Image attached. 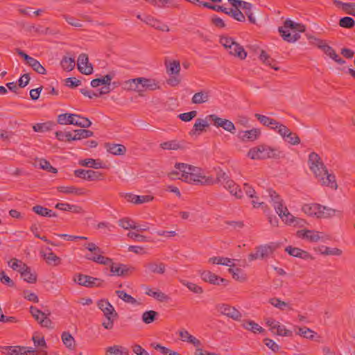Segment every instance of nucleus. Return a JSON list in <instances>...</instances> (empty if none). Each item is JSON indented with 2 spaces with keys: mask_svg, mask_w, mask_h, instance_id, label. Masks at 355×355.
I'll list each match as a JSON object with an SVG mask.
<instances>
[{
  "mask_svg": "<svg viewBox=\"0 0 355 355\" xmlns=\"http://www.w3.org/2000/svg\"><path fill=\"white\" fill-rule=\"evenodd\" d=\"M175 168L178 170L168 173L171 179H179L188 183H196L204 186L213 185V177L207 175L200 168L184 163H176Z\"/></svg>",
  "mask_w": 355,
  "mask_h": 355,
  "instance_id": "1",
  "label": "nucleus"
},
{
  "mask_svg": "<svg viewBox=\"0 0 355 355\" xmlns=\"http://www.w3.org/2000/svg\"><path fill=\"white\" fill-rule=\"evenodd\" d=\"M309 165L310 170L313 173L318 182L324 187L337 189L338 184L336 177L333 173H329L320 157L313 152L309 156Z\"/></svg>",
  "mask_w": 355,
  "mask_h": 355,
  "instance_id": "2",
  "label": "nucleus"
},
{
  "mask_svg": "<svg viewBox=\"0 0 355 355\" xmlns=\"http://www.w3.org/2000/svg\"><path fill=\"white\" fill-rule=\"evenodd\" d=\"M268 194L270 198V202L282 220L287 225L293 223L295 218L290 213L279 195L272 190H268Z\"/></svg>",
  "mask_w": 355,
  "mask_h": 355,
  "instance_id": "3",
  "label": "nucleus"
},
{
  "mask_svg": "<svg viewBox=\"0 0 355 355\" xmlns=\"http://www.w3.org/2000/svg\"><path fill=\"white\" fill-rule=\"evenodd\" d=\"M306 27L304 24L296 23L291 19H286L284 26L279 28L284 40L288 42H295L300 38L299 33H304Z\"/></svg>",
  "mask_w": 355,
  "mask_h": 355,
  "instance_id": "4",
  "label": "nucleus"
},
{
  "mask_svg": "<svg viewBox=\"0 0 355 355\" xmlns=\"http://www.w3.org/2000/svg\"><path fill=\"white\" fill-rule=\"evenodd\" d=\"M219 42L230 55L241 60L246 58L247 52L234 38L223 35L220 37Z\"/></svg>",
  "mask_w": 355,
  "mask_h": 355,
  "instance_id": "5",
  "label": "nucleus"
},
{
  "mask_svg": "<svg viewBox=\"0 0 355 355\" xmlns=\"http://www.w3.org/2000/svg\"><path fill=\"white\" fill-rule=\"evenodd\" d=\"M114 74L112 73H108L101 78L93 79L90 82V85L94 87H98L103 85L99 89L96 91H90V98L93 96L99 97L102 95L109 94L111 91L110 87L111 80L113 79Z\"/></svg>",
  "mask_w": 355,
  "mask_h": 355,
  "instance_id": "6",
  "label": "nucleus"
},
{
  "mask_svg": "<svg viewBox=\"0 0 355 355\" xmlns=\"http://www.w3.org/2000/svg\"><path fill=\"white\" fill-rule=\"evenodd\" d=\"M105 252L94 243H90V261L98 264L108 266L112 263V259L104 256Z\"/></svg>",
  "mask_w": 355,
  "mask_h": 355,
  "instance_id": "7",
  "label": "nucleus"
},
{
  "mask_svg": "<svg viewBox=\"0 0 355 355\" xmlns=\"http://www.w3.org/2000/svg\"><path fill=\"white\" fill-rule=\"evenodd\" d=\"M216 309L221 315H225L234 320L240 321L241 320V313L234 306H232L228 304H218L216 306Z\"/></svg>",
  "mask_w": 355,
  "mask_h": 355,
  "instance_id": "8",
  "label": "nucleus"
},
{
  "mask_svg": "<svg viewBox=\"0 0 355 355\" xmlns=\"http://www.w3.org/2000/svg\"><path fill=\"white\" fill-rule=\"evenodd\" d=\"M266 324L269 327L270 330L281 336H292V331L287 329L285 326L280 324V323L273 318H269L266 319Z\"/></svg>",
  "mask_w": 355,
  "mask_h": 355,
  "instance_id": "9",
  "label": "nucleus"
},
{
  "mask_svg": "<svg viewBox=\"0 0 355 355\" xmlns=\"http://www.w3.org/2000/svg\"><path fill=\"white\" fill-rule=\"evenodd\" d=\"M30 311L35 320L42 327L53 329V323L47 315L35 306H31Z\"/></svg>",
  "mask_w": 355,
  "mask_h": 355,
  "instance_id": "10",
  "label": "nucleus"
},
{
  "mask_svg": "<svg viewBox=\"0 0 355 355\" xmlns=\"http://www.w3.org/2000/svg\"><path fill=\"white\" fill-rule=\"evenodd\" d=\"M199 274L204 282H209V284L214 285H220L223 283L227 285L228 284L227 279L220 277L209 270L199 271Z\"/></svg>",
  "mask_w": 355,
  "mask_h": 355,
  "instance_id": "11",
  "label": "nucleus"
},
{
  "mask_svg": "<svg viewBox=\"0 0 355 355\" xmlns=\"http://www.w3.org/2000/svg\"><path fill=\"white\" fill-rule=\"evenodd\" d=\"M1 352L8 355H37L33 349L26 350V347L19 346H5L1 347Z\"/></svg>",
  "mask_w": 355,
  "mask_h": 355,
  "instance_id": "12",
  "label": "nucleus"
},
{
  "mask_svg": "<svg viewBox=\"0 0 355 355\" xmlns=\"http://www.w3.org/2000/svg\"><path fill=\"white\" fill-rule=\"evenodd\" d=\"M297 237L310 242H318L321 238V233L315 230H301L297 232Z\"/></svg>",
  "mask_w": 355,
  "mask_h": 355,
  "instance_id": "13",
  "label": "nucleus"
},
{
  "mask_svg": "<svg viewBox=\"0 0 355 355\" xmlns=\"http://www.w3.org/2000/svg\"><path fill=\"white\" fill-rule=\"evenodd\" d=\"M110 272L117 276H125L135 271L134 267H128L123 264L115 265L113 261L109 265Z\"/></svg>",
  "mask_w": 355,
  "mask_h": 355,
  "instance_id": "14",
  "label": "nucleus"
},
{
  "mask_svg": "<svg viewBox=\"0 0 355 355\" xmlns=\"http://www.w3.org/2000/svg\"><path fill=\"white\" fill-rule=\"evenodd\" d=\"M302 211L310 216H315L318 218H322L321 214L322 205L318 203L305 204L302 206Z\"/></svg>",
  "mask_w": 355,
  "mask_h": 355,
  "instance_id": "15",
  "label": "nucleus"
},
{
  "mask_svg": "<svg viewBox=\"0 0 355 355\" xmlns=\"http://www.w3.org/2000/svg\"><path fill=\"white\" fill-rule=\"evenodd\" d=\"M143 21L157 30L165 32L170 31V28L166 24H163L159 20L154 18L150 15L145 16Z\"/></svg>",
  "mask_w": 355,
  "mask_h": 355,
  "instance_id": "16",
  "label": "nucleus"
},
{
  "mask_svg": "<svg viewBox=\"0 0 355 355\" xmlns=\"http://www.w3.org/2000/svg\"><path fill=\"white\" fill-rule=\"evenodd\" d=\"M224 188L227 189L230 194L235 196L238 199H241L243 197V192L239 186L232 179L225 181L223 185Z\"/></svg>",
  "mask_w": 355,
  "mask_h": 355,
  "instance_id": "17",
  "label": "nucleus"
},
{
  "mask_svg": "<svg viewBox=\"0 0 355 355\" xmlns=\"http://www.w3.org/2000/svg\"><path fill=\"white\" fill-rule=\"evenodd\" d=\"M261 134L259 129L253 128L250 130L241 131L238 134V137L243 141H253L256 140Z\"/></svg>",
  "mask_w": 355,
  "mask_h": 355,
  "instance_id": "18",
  "label": "nucleus"
},
{
  "mask_svg": "<svg viewBox=\"0 0 355 355\" xmlns=\"http://www.w3.org/2000/svg\"><path fill=\"white\" fill-rule=\"evenodd\" d=\"M266 145L252 148L248 152V157L251 159H266Z\"/></svg>",
  "mask_w": 355,
  "mask_h": 355,
  "instance_id": "19",
  "label": "nucleus"
},
{
  "mask_svg": "<svg viewBox=\"0 0 355 355\" xmlns=\"http://www.w3.org/2000/svg\"><path fill=\"white\" fill-rule=\"evenodd\" d=\"M137 82L141 85L142 88H146L148 90L154 91L160 89L159 82L153 78L139 77Z\"/></svg>",
  "mask_w": 355,
  "mask_h": 355,
  "instance_id": "20",
  "label": "nucleus"
},
{
  "mask_svg": "<svg viewBox=\"0 0 355 355\" xmlns=\"http://www.w3.org/2000/svg\"><path fill=\"white\" fill-rule=\"evenodd\" d=\"M125 198L128 202H132L136 205L149 202L154 199V197L153 196H137L132 193L125 194Z\"/></svg>",
  "mask_w": 355,
  "mask_h": 355,
  "instance_id": "21",
  "label": "nucleus"
},
{
  "mask_svg": "<svg viewBox=\"0 0 355 355\" xmlns=\"http://www.w3.org/2000/svg\"><path fill=\"white\" fill-rule=\"evenodd\" d=\"M211 92L207 89H202L196 92L191 98L193 104H202L209 101Z\"/></svg>",
  "mask_w": 355,
  "mask_h": 355,
  "instance_id": "22",
  "label": "nucleus"
},
{
  "mask_svg": "<svg viewBox=\"0 0 355 355\" xmlns=\"http://www.w3.org/2000/svg\"><path fill=\"white\" fill-rule=\"evenodd\" d=\"M285 250L293 257L301 258L302 259H313L311 255L308 252L298 248L288 246L286 248Z\"/></svg>",
  "mask_w": 355,
  "mask_h": 355,
  "instance_id": "23",
  "label": "nucleus"
},
{
  "mask_svg": "<svg viewBox=\"0 0 355 355\" xmlns=\"http://www.w3.org/2000/svg\"><path fill=\"white\" fill-rule=\"evenodd\" d=\"M241 326L243 329L254 334L263 333L264 331V329L259 325V324L251 320H243L242 321Z\"/></svg>",
  "mask_w": 355,
  "mask_h": 355,
  "instance_id": "24",
  "label": "nucleus"
},
{
  "mask_svg": "<svg viewBox=\"0 0 355 355\" xmlns=\"http://www.w3.org/2000/svg\"><path fill=\"white\" fill-rule=\"evenodd\" d=\"M105 148L110 153L114 155H123L126 153V148L122 144H105Z\"/></svg>",
  "mask_w": 355,
  "mask_h": 355,
  "instance_id": "25",
  "label": "nucleus"
},
{
  "mask_svg": "<svg viewBox=\"0 0 355 355\" xmlns=\"http://www.w3.org/2000/svg\"><path fill=\"white\" fill-rule=\"evenodd\" d=\"M105 355H128V349L121 345H114L105 349Z\"/></svg>",
  "mask_w": 355,
  "mask_h": 355,
  "instance_id": "26",
  "label": "nucleus"
},
{
  "mask_svg": "<svg viewBox=\"0 0 355 355\" xmlns=\"http://www.w3.org/2000/svg\"><path fill=\"white\" fill-rule=\"evenodd\" d=\"M98 308L103 312L104 315H117L113 306L107 300H101L98 302Z\"/></svg>",
  "mask_w": 355,
  "mask_h": 355,
  "instance_id": "27",
  "label": "nucleus"
},
{
  "mask_svg": "<svg viewBox=\"0 0 355 355\" xmlns=\"http://www.w3.org/2000/svg\"><path fill=\"white\" fill-rule=\"evenodd\" d=\"M58 190L66 194H73L76 196H80L85 194L87 193V190L83 188H78L73 186L70 187H59Z\"/></svg>",
  "mask_w": 355,
  "mask_h": 355,
  "instance_id": "28",
  "label": "nucleus"
},
{
  "mask_svg": "<svg viewBox=\"0 0 355 355\" xmlns=\"http://www.w3.org/2000/svg\"><path fill=\"white\" fill-rule=\"evenodd\" d=\"M268 302L274 307L281 310V311H292L293 307L288 303L281 300L277 297H272L269 299Z\"/></svg>",
  "mask_w": 355,
  "mask_h": 355,
  "instance_id": "29",
  "label": "nucleus"
},
{
  "mask_svg": "<svg viewBox=\"0 0 355 355\" xmlns=\"http://www.w3.org/2000/svg\"><path fill=\"white\" fill-rule=\"evenodd\" d=\"M166 72L170 75H179L180 72V63L178 60L165 62Z\"/></svg>",
  "mask_w": 355,
  "mask_h": 355,
  "instance_id": "30",
  "label": "nucleus"
},
{
  "mask_svg": "<svg viewBox=\"0 0 355 355\" xmlns=\"http://www.w3.org/2000/svg\"><path fill=\"white\" fill-rule=\"evenodd\" d=\"M179 334L182 341L189 343L196 347L201 345V342L191 335L187 330L180 331Z\"/></svg>",
  "mask_w": 355,
  "mask_h": 355,
  "instance_id": "31",
  "label": "nucleus"
},
{
  "mask_svg": "<svg viewBox=\"0 0 355 355\" xmlns=\"http://www.w3.org/2000/svg\"><path fill=\"white\" fill-rule=\"evenodd\" d=\"M88 57L86 54H81L79 55L77 60V65L78 70L84 74H89V67L87 66Z\"/></svg>",
  "mask_w": 355,
  "mask_h": 355,
  "instance_id": "32",
  "label": "nucleus"
},
{
  "mask_svg": "<svg viewBox=\"0 0 355 355\" xmlns=\"http://www.w3.org/2000/svg\"><path fill=\"white\" fill-rule=\"evenodd\" d=\"M208 262L212 264L223 265L227 266H234L233 260L223 257H213L208 259Z\"/></svg>",
  "mask_w": 355,
  "mask_h": 355,
  "instance_id": "33",
  "label": "nucleus"
},
{
  "mask_svg": "<svg viewBox=\"0 0 355 355\" xmlns=\"http://www.w3.org/2000/svg\"><path fill=\"white\" fill-rule=\"evenodd\" d=\"M208 121L209 119H197L193 125V129L191 130V134L196 135L198 132V134H200V132H202L205 128L209 127V125L208 123Z\"/></svg>",
  "mask_w": 355,
  "mask_h": 355,
  "instance_id": "34",
  "label": "nucleus"
},
{
  "mask_svg": "<svg viewBox=\"0 0 355 355\" xmlns=\"http://www.w3.org/2000/svg\"><path fill=\"white\" fill-rule=\"evenodd\" d=\"M160 148L163 150H177L183 148V145L177 140H171L160 144Z\"/></svg>",
  "mask_w": 355,
  "mask_h": 355,
  "instance_id": "35",
  "label": "nucleus"
},
{
  "mask_svg": "<svg viewBox=\"0 0 355 355\" xmlns=\"http://www.w3.org/2000/svg\"><path fill=\"white\" fill-rule=\"evenodd\" d=\"M35 165L36 167L45 170L48 172H51L53 173H56L58 172L57 169L53 167L49 162L44 159H38L35 160Z\"/></svg>",
  "mask_w": 355,
  "mask_h": 355,
  "instance_id": "36",
  "label": "nucleus"
},
{
  "mask_svg": "<svg viewBox=\"0 0 355 355\" xmlns=\"http://www.w3.org/2000/svg\"><path fill=\"white\" fill-rule=\"evenodd\" d=\"M146 294L161 302H167L169 300V297L167 295L159 290L153 291V289H148Z\"/></svg>",
  "mask_w": 355,
  "mask_h": 355,
  "instance_id": "37",
  "label": "nucleus"
},
{
  "mask_svg": "<svg viewBox=\"0 0 355 355\" xmlns=\"http://www.w3.org/2000/svg\"><path fill=\"white\" fill-rule=\"evenodd\" d=\"M146 267L149 272L153 273L164 274L165 272V265L163 263L150 262L146 265Z\"/></svg>",
  "mask_w": 355,
  "mask_h": 355,
  "instance_id": "38",
  "label": "nucleus"
},
{
  "mask_svg": "<svg viewBox=\"0 0 355 355\" xmlns=\"http://www.w3.org/2000/svg\"><path fill=\"white\" fill-rule=\"evenodd\" d=\"M294 330L297 335H299L306 338L313 339L314 332L311 329L306 327H295Z\"/></svg>",
  "mask_w": 355,
  "mask_h": 355,
  "instance_id": "39",
  "label": "nucleus"
},
{
  "mask_svg": "<svg viewBox=\"0 0 355 355\" xmlns=\"http://www.w3.org/2000/svg\"><path fill=\"white\" fill-rule=\"evenodd\" d=\"M254 116L257 120L262 123L263 125L267 127L275 126L277 124V121L273 119H271L267 116L262 115L260 114H255Z\"/></svg>",
  "mask_w": 355,
  "mask_h": 355,
  "instance_id": "40",
  "label": "nucleus"
},
{
  "mask_svg": "<svg viewBox=\"0 0 355 355\" xmlns=\"http://www.w3.org/2000/svg\"><path fill=\"white\" fill-rule=\"evenodd\" d=\"M8 265L13 270L18 271L20 274L24 270H27V265L21 261L17 259H12L8 262Z\"/></svg>",
  "mask_w": 355,
  "mask_h": 355,
  "instance_id": "41",
  "label": "nucleus"
},
{
  "mask_svg": "<svg viewBox=\"0 0 355 355\" xmlns=\"http://www.w3.org/2000/svg\"><path fill=\"white\" fill-rule=\"evenodd\" d=\"M76 114H62L58 116V122L62 125L73 124Z\"/></svg>",
  "mask_w": 355,
  "mask_h": 355,
  "instance_id": "42",
  "label": "nucleus"
},
{
  "mask_svg": "<svg viewBox=\"0 0 355 355\" xmlns=\"http://www.w3.org/2000/svg\"><path fill=\"white\" fill-rule=\"evenodd\" d=\"M21 277L24 281L30 284H34L37 281V275L35 272H32L31 268L27 266V270H24L21 273Z\"/></svg>",
  "mask_w": 355,
  "mask_h": 355,
  "instance_id": "43",
  "label": "nucleus"
},
{
  "mask_svg": "<svg viewBox=\"0 0 355 355\" xmlns=\"http://www.w3.org/2000/svg\"><path fill=\"white\" fill-rule=\"evenodd\" d=\"M157 316L158 313L157 311L153 310L146 311L143 313L141 319L145 324H150L156 320Z\"/></svg>",
  "mask_w": 355,
  "mask_h": 355,
  "instance_id": "44",
  "label": "nucleus"
},
{
  "mask_svg": "<svg viewBox=\"0 0 355 355\" xmlns=\"http://www.w3.org/2000/svg\"><path fill=\"white\" fill-rule=\"evenodd\" d=\"M119 225L125 230L132 229L139 230L135 222L129 218H124L119 220Z\"/></svg>",
  "mask_w": 355,
  "mask_h": 355,
  "instance_id": "45",
  "label": "nucleus"
},
{
  "mask_svg": "<svg viewBox=\"0 0 355 355\" xmlns=\"http://www.w3.org/2000/svg\"><path fill=\"white\" fill-rule=\"evenodd\" d=\"M33 211L37 214L42 216L53 217L55 216V214L53 213L51 209L45 208L40 205H36L33 207Z\"/></svg>",
  "mask_w": 355,
  "mask_h": 355,
  "instance_id": "46",
  "label": "nucleus"
},
{
  "mask_svg": "<svg viewBox=\"0 0 355 355\" xmlns=\"http://www.w3.org/2000/svg\"><path fill=\"white\" fill-rule=\"evenodd\" d=\"M76 64L74 58L64 56L61 60V66L66 71H71Z\"/></svg>",
  "mask_w": 355,
  "mask_h": 355,
  "instance_id": "47",
  "label": "nucleus"
},
{
  "mask_svg": "<svg viewBox=\"0 0 355 355\" xmlns=\"http://www.w3.org/2000/svg\"><path fill=\"white\" fill-rule=\"evenodd\" d=\"M321 214H322V218H327L333 217L336 214L341 215V211L329 207L322 205Z\"/></svg>",
  "mask_w": 355,
  "mask_h": 355,
  "instance_id": "48",
  "label": "nucleus"
},
{
  "mask_svg": "<svg viewBox=\"0 0 355 355\" xmlns=\"http://www.w3.org/2000/svg\"><path fill=\"white\" fill-rule=\"evenodd\" d=\"M28 64L32 67V69L40 74H45L46 69L40 63L38 60L32 58V59L28 62Z\"/></svg>",
  "mask_w": 355,
  "mask_h": 355,
  "instance_id": "49",
  "label": "nucleus"
},
{
  "mask_svg": "<svg viewBox=\"0 0 355 355\" xmlns=\"http://www.w3.org/2000/svg\"><path fill=\"white\" fill-rule=\"evenodd\" d=\"M255 250H257L261 259L268 257L273 251L272 247L268 245L258 246L256 248Z\"/></svg>",
  "mask_w": 355,
  "mask_h": 355,
  "instance_id": "50",
  "label": "nucleus"
},
{
  "mask_svg": "<svg viewBox=\"0 0 355 355\" xmlns=\"http://www.w3.org/2000/svg\"><path fill=\"white\" fill-rule=\"evenodd\" d=\"M337 6H341L343 10L348 15H353L355 14V3H343L339 1H335Z\"/></svg>",
  "mask_w": 355,
  "mask_h": 355,
  "instance_id": "51",
  "label": "nucleus"
},
{
  "mask_svg": "<svg viewBox=\"0 0 355 355\" xmlns=\"http://www.w3.org/2000/svg\"><path fill=\"white\" fill-rule=\"evenodd\" d=\"M181 283L184 286H187L189 291H191V292H193L194 293L202 294L204 292L201 286L197 285L196 284L187 282L185 280H182Z\"/></svg>",
  "mask_w": 355,
  "mask_h": 355,
  "instance_id": "52",
  "label": "nucleus"
},
{
  "mask_svg": "<svg viewBox=\"0 0 355 355\" xmlns=\"http://www.w3.org/2000/svg\"><path fill=\"white\" fill-rule=\"evenodd\" d=\"M227 15L232 17L238 21H245V17L244 14L239 10V8H230L228 10Z\"/></svg>",
  "mask_w": 355,
  "mask_h": 355,
  "instance_id": "53",
  "label": "nucleus"
},
{
  "mask_svg": "<svg viewBox=\"0 0 355 355\" xmlns=\"http://www.w3.org/2000/svg\"><path fill=\"white\" fill-rule=\"evenodd\" d=\"M116 294L117 296L126 303L135 304L137 303V300L130 295L126 293L123 291H116Z\"/></svg>",
  "mask_w": 355,
  "mask_h": 355,
  "instance_id": "54",
  "label": "nucleus"
},
{
  "mask_svg": "<svg viewBox=\"0 0 355 355\" xmlns=\"http://www.w3.org/2000/svg\"><path fill=\"white\" fill-rule=\"evenodd\" d=\"M229 272L232 274V277L239 282H245L247 279L246 275L244 273H242L241 270L240 268L236 269H232L229 268Z\"/></svg>",
  "mask_w": 355,
  "mask_h": 355,
  "instance_id": "55",
  "label": "nucleus"
},
{
  "mask_svg": "<svg viewBox=\"0 0 355 355\" xmlns=\"http://www.w3.org/2000/svg\"><path fill=\"white\" fill-rule=\"evenodd\" d=\"M322 248H324V250L320 249V252L323 255L340 256L343 254V251L339 248H331L329 247H322Z\"/></svg>",
  "mask_w": 355,
  "mask_h": 355,
  "instance_id": "56",
  "label": "nucleus"
},
{
  "mask_svg": "<svg viewBox=\"0 0 355 355\" xmlns=\"http://www.w3.org/2000/svg\"><path fill=\"white\" fill-rule=\"evenodd\" d=\"M266 159H277L280 157L281 152L276 148H273L266 145Z\"/></svg>",
  "mask_w": 355,
  "mask_h": 355,
  "instance_id": "57",
  "label": "nucleus"
},
{
  "mask_svg": "<svg viewBox=\"0 0 355 355\" xmlns=\"http://www.w3.org/2000/svg\"><path fill=\"white\" fill-rule=\"evenodd\" d=\"M139 80V78L129 79L125 80L123 83V89L127 91H135L137 89V85H139L137 82Z\"/></svg>",
  "mask_w": 355,
  "mask_h": 355,
  "instance_id": "58",
  "label": "nucleus"
},
{
  "mask_svg": "<svg viewBox=\"0 0 355 355\" xmlns=\"http://www.w3.org/2000/svg\"><path fill=\"white\" fill-rule=\"evenodd\" d=\"M230 178L226 174L225 172H224L223 170H219L217 172L216 178H213V184L216 183H221L223 185L225 184V181H227V180H230Z\"/></svg>",
  "mask_w": 355,
  "mask_h": 355,
  "instance_id": "59",
  "label": "nucleus"
},
{
  "mask_svg": "<svg viewBox=\"0 0 355 355\" xmlns=\"http://www.w3.org/2000/svg\"><path fill=\"white\" fill-rule=\"evenodd\" d=\"M339 25L343 28H352L354 26L355 21L352 17H345L340 19Z\"/></svg>",
  "mask_w": 355,
  "mask_h": 355,
  "instance_id": "60",
  "label": "nucleus"
},
{
  "mask_svg": "<svg viewBox=\"0 0 355 355\" xmlns=\"http://www.w3.org/2000/svg\"><path fill=\"white\" fill-rule=\"evenodd\" d=\"M272 129L277 130L278 133L283 137L286 138V137L289 134L291 130L284 125L279 123L277 121V124L275 126H271Z\"/></svg>",
  "mask_w": 355,
  "mask_h": 355,
  "instance_id": "61",
  "label": "nucleus"
},
{
  "mask_svg": "<svg viewBox=\"0 0 355 355\" xmlns=\"http://www.w3.org/2000/svg\"><path fill=\"white\" fill-rule=\"evenodd\" d=\"M73 281L79 285L89 286V276L78 274L73 277Z\"/></svg>",
  "mask_w": 355,
  "mask_h": 355,
  "instance_id": "62",
  "label": "nucleus"
},
{
  "mask_svg": "<svg viewBox=\"0 0 355 355\" xmlns=\"http://www.w3.org/2000/svg\"><path fill=\"white\" fill-rule=\"evenodd\" d=\"M105 316L106 320L102 323L103 327L106 329H112L114 327V321L118 318V315H114L112 314Z\"/></svg>",
  "mask_w": 355,
  "mask_h": 355,
  "instance_id": "63",
  "label": "nucleus"
},
{
  "mask_svg": "<svg viewBox=\"0 0 355 355\" xmlns=\"http://www.w3.org/2000/svg\"><path fill=\"white\" fill-rule=\"evenodd\" d=\"M51 124L50 123H36L33 126L35 132H44L51 130Z\"/></svg>",
  "mask_w": 355,
  "mask_h": 355,
  "instance_id": "64",
  "label": "nucleus"
}]
</instances>
